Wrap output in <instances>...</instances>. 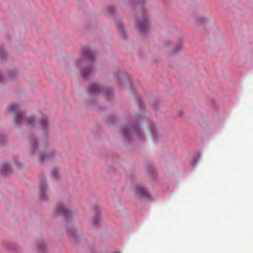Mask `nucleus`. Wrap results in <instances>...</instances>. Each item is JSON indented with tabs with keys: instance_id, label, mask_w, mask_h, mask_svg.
Here are the masks:
<instances>
[{
	"instance_id": "nucleus-1",
	"label": "nucleus",
	"mask_w": 253,
	"mask_h": 253,
	"mask_svg": "<svg viewBox=\"0 0 253 253\" xmlns=\"http://www.w3.org/2000/svg\"><path fill=\"white\" fill-rule=\"evenodd\" d=\"M6 111L7 112H11L13 113L16 124L19 125L25 122L28 125H32V118L31 117L25 118L22 114H19V109L17 105L15 104L9 105L7 107Z\"/></svg>"
},
{
	"instance_id": "nucleus-2",
	"label": "nucleus",
	"mask_w": 253,
	"mask_h": 253,
	"mask_svg": "<svg viewBox=\"0 0 253 253\" xmlns=\"http://www.w3.org/2000/svg\"><path fill=\"white\" fill-rule=\"evenodd\" d=\"M136 125L133 127L125 126L122 128L121 133L124 137L128 136L130 133H135L138 136H141V128L137 118H136Z\"/></svg>"
},
{
	"instance_id": "nucleus-3",
	"label": "nucleus",
	"mask_w": 253,
	"mask_h": 253,
	"mask_svg": "<svg viewBox=\"0 0 253 253\" xmlns=\"http://www.w3.org/2000/svg\"><path fill=\"white\" fill-rule=\"evenodd\" d=\"M149 24L147 17V14L143 13L142 14V20L137 22L135 24V28L140 32H142L148 28Z\"/></svg>"
},
{
	"instance_id": "nucleus-4",
	"label": "nucleus",
	"mask_w": 253,
	"mask_h": 253,
	"mask_svg": "<svg viewBox=\"0 0 253 253\" xmlns=\"http://www.w3.org/2000/svg\"><path fill=\"white\" fill-rule=\"evenodd\" d=\"M55 212L66 217H69L71 214L70 211L62 204H59L56 207Z\"/></svg>"
},
{
	"instance_id": "nucleus-5",
	"label": "nucleus",
	"mask_w": 253,
	"mask_h": 253,
	"mask_svg": "<svg viewBox=\"0 0 253 253\" xmlns=\"http://www.w3.org/2000/svg\"><path fill=\"white\" fill-rule=\"evenodd\" d=\"M38 160L40 162H42L46 160H47L49 158L53 156L52 153H47L46 151H40L38 153Z\"/></svg>"
},
{
	"instance_id": "nucleus-6",
	"label": "nucleus",
	"mask_w": 253,
	"mask_h": 253,
	"mask_svg": "<svg viewBox=\"0 0 253 253\" xmlns=\"http://www.w3.org/2000/svg\"><path fill=\"white\" fill-rule=\"evenodd\" d=\"M46 188V183L45 181H42L40 183V192L39 196L42 200L46 199L45 190Z\"/></svg>"
},
{
	"instance_id": "nucleus-7",
	"label": "nucleus",
	"mask_w": 253,
	"mask_h": 253,
	"mask_svg": "<svg viewBox=\"0 0 253 253\" xmlns=\"http://www.w3.org/2000/svg\"><path fill=\"white\" fill-rule=\"evenodd\" d=\"M136 194L143 198L149 197V194L143 187H138L136 190Z\"/></svg>"
},
{
	"instance_id": "nucleus-8",
	"label": "nucleus",
	"mask_w": 253,
	"mask_h": 253,
	"mask_svg": "<svg viewBox=\"0 0 253 253\" xmlns=\"http://www.w3.org/2000/svg\"><path fill=\"white\" fill-rule=\"evenodd\" d=\"M89 92L90 94H95L99 92L101 87L97 84H92L88 87Z\"/></svg>"
},
{
	"instance_id": "nucleus-9",
	"label": "nucleus",
	"mask_w": 253,
	"mask_h": 253,
	"mask_svg": "<svg viewBox=\"0 0 253 253\" xmlns=\"http://www.w3.org/2000/svg\"><path fill=\"white\" fill-rule=\"evenodd\" d=\"M10 172L9 166L8 164H2L0 167V173L1 174H8Z\"/></svg>"
},
{
	"instance_id": "nucleus-10",
	"label": "nucleus",
	"mask_w": 253,
	"mask_h": 253,
	"mask_svg": "<svg viewBox=\"0 0 253 253\" xmlns=\"http://www.w3.org/2000/svg\"><path fill=\"white\" fill-rule=\"evenodd\" d=\"M195 20L198 25L206 24L208 22L209 19L201 16H197L195 17Z\"/></svg>"
},
{
	"instance_id": "nucleus-11",
	"label": "nucleus",
	"mask_w": 253,
	"mask_h": 253,
	"mask_svg": "<svg viewBox=\"0 0 253 253\" xmlns=\"http://www.w3.org/2000/svg\"><path fill=\"white\" fill-rule=\"evenodd\" d=\"M86 49H85L83 53L84 57L86 59V60H90L93 59V55L91 52V51L88 49L87 47H85Z\"/></svg>"
},
{
	"instance_id": "nucleus-12",
	"label": "nucleus",
	"mask_w": 253,
	"mask_h": 253,
	"mask_svg": "<svg viewBox=\"0 0 253 253\" xmlns=\"http://www.w3.org/2000/svg\"><path fill=\"white\" fill-rule=\"evenodd\" d=\"M30 143H31V145L32 147L31 151H32V154H34V150L37 149V146L34 143H33L32 142L33 141V142H35V143H37V139L35 136H32L30 138Z\"/></svg>"
},
{
	"instance_id": "nucleus-13",
	"label": "nucleus",
	"mask_w": 253,
	"mask_h": 253,
	"mask_svg": "<svg viewBox=\"0 0 253 253\" xmlns=\"http://www.w3.org/2000/svg\"><path fill=\"white\" fill-rule=\"evenodd\" d=\"M149 128L150 131L153 136H155V134L157 132L156 129L155 128V126L153 123H150L149 125Z\"/></svg>"
},
{
	"instance_id": "nucleus-14",
	"label": "nucleus",
	"mask_w": 253,
	"mask_h": 253,
	"mask_svg": "<svg viewBox=\"0 0 253 253\" xmlns=\"http://www.w3.org/2000/svg\"><path fill=\"white\" fill-rule=\"evenodd\" d=\"M7 55V52L4 49H1L0 51V60L1 62L4 61Z\"/></svg>"
},
{
	"instance_id": "nucleus-15",
	"label": "nucleus",
	"mask_w": 253,
	"mask_h": 253,
	"mask_svg": "<svg viewBox=\"0 0 253 253\" xmlns=\"http://www.w3.org/2000/svg\"><path fill=\"white\" fill-rule=\"evenodd\" d=\"M46 248L44 244L42 243L38 247V251L39 252L44 253L45 251Z\"/></svg>"
},
{
	"instance_id": "nucleus-16",
	"label": "nucleus",
	"mask_w": 253,
	"mask_h": 253,
	"mask_svg": "<svg viewBox=\"0 0 253 253\" xmlns=\"http://www.w3.org/2000/svg\"><path fill=\"white\" fill-rule=\"evenodd\" d=\"M41 123H42V126L43 127V128H45L47 126V118L46 117H45V116L42 117V120H41Z\"/></svg>"
},
{
	"instance_id": "nucleus-17",
	"label": "nucleus",
	"mask_w": 253,
	"mask_h": 253,
	"mask_svg": "<svg viewBox=\"0 0 253 253\" xmlns=\"http://www.w3.org/2000/svg\"><path fill=\"white\" fill-rule=\"evenodd\" d=\"M75 232V231L74 228L69 229L67 231V234L69 237L71 238H74Z\"/></svg>"
},
{
	"instance_id": "nucleus-18",
	"label": "nucleus",
	"mask_w": 253,
	"mask_h": 253,
	"mask_svg": "<svg viewBox=\"0 0 253 253\" xmlns=\"http://www.w3.org/2000/svg\"><path fill=\"white\" fill-rule=\"evenodd\" d=\"M100 220V217L99 216H97V217L94 218L92 219V222L94 224H97L99 222Z\"/></svg>"
},
{
	"instance_id": "nucleus-19",
	"label": "nucleus",
	"mask_w": 253,
	"mask_h": 253,
	"mask_svg": "<svg viewBox=\"0 0 253 253\" xmlns=\"http://www.w3.org/2000/svg\"><path fill=\"white\" fill-rule=\"evenodd\" d=\"M57 174H58V170L56 169L52 171V172H51L52 176L53 177H55L56 176V175H57Z\"/></svg>"
},
{
	"instance_id": "nucleus-20",
	"label": "nucleus",
	"mask_w": 253,
	"mask_h": 253,
	"mask_svg": "<svg viewBox=\"0 0 253 253\" xmlns=\"http://www.w3.org/2000/svg\"><path fill=\"white\" fill-rule=\"evenodd\" d=\"M121 36L123 38H125L126 37L125 33L123 29H120Z\"/></svg>"
},
{
	"instance_id": "nucleus-21",
	"label": "nucleus",
	"mask_w": 253,
	"mask_h": 253,
	"mask_svg": "<svg viewBox=\"0 0 253 253\" xmlns=\"http://www.w3.org/2000/svg\"><path fill=\"white\" fill-rule=\"evenodd\" d=\"M171 44V42L169 41H166L164 42V45L165 46H169V44Z\"/></svg>"
},
{
	"instance_id": "nucleus-22",
	"label": "nucleus",
	"mask_w": 253,
	"mask_h": 253,
	"mask_svg": "<svg viewBox=\"0 0 253 253\" xmlns=\"http://www.w3.org/2000/svg\"><path fill=\"white\" fill-rule=\"evenodd\" d=\"M82 75L84 77H85L87 75H88L89 74V71L88 70H87V71L86 72H85L84 71H82Z\"/></svg>"
},
{
	"instance_id": "nucleus-23",
	"label": "nucleus",
	"mask_w": 253,
	"mask_h": 253,
	"mask_svg": "<svg viewBox=\"0 0 253 253\" xmlns=\"http://www.w3.org/2000/svg\"><path fill=\"white\" fill-rule=\"evenodd\" d=\"M182 47V45L181 43H180L179 46H178V50H175L174 51V52H176V51H177L178 50H180V49H181Z\"/></svg>"
}]
</instances>
